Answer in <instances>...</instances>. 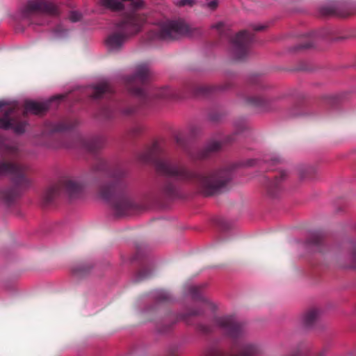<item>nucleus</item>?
<instances>
[{
  "mask_svg": "<svg viewBox=\"0 0 356 356\" xmlns=\"http://www.w3.org/2000/svg\"><path fill=\"white\" fill-rule=\"evenodd\" d=\"M138 159L144 163L154 164L156 172L168 179L161 188L162 193L168 197H175L178 194L177 185L170 179L194 184L203 195L213 196L222 193L232 179V166L200 175L183 165L172 163L165 157L163 145L157 142L141 152Z\"/></svg>",
  "mask_w": 356,
  "mask_h": 356,
  "instance_id": "1",
  "label": "nucleus"
},
{
  "mask_svg": "<svg viewBox=\"0 0 356 356\" xmlns=\"http://www.w3.org/2000/svg\"><path fill=\"white\" fill-rule=\"evenodd\" d=\"M90 173L104 174L110 178V181L99 185V196L113 207L117 216H124L136 209V205L127 191L125 180L127 172L122 166L111 167L108 162L98 158L91 167Z\"/></svg>",
  "mask_w": 356,
  "mask_h": 356,
  "instance_id": "2",
  "label": "nucleus"
},
{
  "mask_svg": "<svg viewBox=\"0 0 356 356\" xmlns=\"http://www.w3.org/2000/svg\"><path fill=\"white\" fill-rule=\"evenodd\" d=\"M101 4L113 11H120L127 8L134 12L144 7L142 0H100ZM145 21L144 15L131 13L124 16L118 24V31L109 34L105 40L106 46L110 52L120 51L127 39L141 31Z\"/></svg>",
  "mask_w": 356,
  "mask_h": 356,
  "instance_id": "3",
  "label": "nucleus"
},
{
  "mask_svg": "<svg viewBox=\"0 0 356 356\" xmlns=\"http://www.w3.org/2000/svg\"><path fill=\"white\" fill-rule=\"evenodd\" d=\"M213 323L232 340V346L237 350V353L223 351L217 347H209L204 350L202 356H259L263 353L261 344L245 339V326L234 316L216 317Z\"/></svg>",
  "mask_w": 356,
  "mask_h": 356,
  "instance_id": "4",
  "label": "nucleus"
},
{
  "mask_svg": "<svg viewBox=\"0 0 356 356\" xmlns=\"http://www.w3.org/2000/svg\"><path fill=\"white\" fill-rule=\"evenodd\" d=\"M77 124L76 120H67L58 123L51 124L47 128L50 133V141L44 144L48 148L57 149L60 147L66 148H80L90 153H95L102 149L106 144V138L103 136H99L90 138H86L81 136H77L74 138L73 143H67L63 139L58 138L56 134L65 132L75 127Z\"/></svg>",
  "mask_w": 356,
  "mask_h": 356,
  "instance_id": "5",
  "label": "nucleus"
},
{
  "mask_svg": "<svg viewBox=\"0 0 356 356\" xmlns=\"http://www.w3.org/2000/svg\"><path fill=\"white\" fill-rule=\"evenodd\" d=\"M27 167L18 162L0 159V179L12 175L14 186L0 190V200L6 204H13L20 195V191L31 185L30 179L26 176Z\"/></svg>",
  "mask_w": 356,
  "mask_h": 356,
  "instance_id": "6",
  "label": "nucleus"
},
{
  "mask_svg": "<svg viewBox=\"0 0 356 356\" xmlns=\"http://www.w3.org/2000/svg\"><path fill=\"white\" fill-rule=\"evenodd\" d=\"M58 15V6L49 0H29L21 10L23 19L40 26L48 24Z\"/></svg>",
  "mask_w": 356,
  "mask_h": 356,
  "instance_id": "7",
  "label": "nucleus"
},
{
  "mask_svg": "<svg viewBox=\"0 0 356 356\" xmlns=\"http://www.w3.org/2000/svg\"><path fill=\"white\" fill-rule=\"evenodd\" d=\"M188 26L182 20L166 21L152 29L148 34L151 40L170 41L188 34Z\"/></svg>",
  "mask_w": 356,
  "mask_h": 356,
  "instance_id": "8",
  "label": "nucleus"
},
{
  "mask_svg": "<svg viewBox=\"0 0 356 356\" xmlns=\"http://www.w3.org/2000/svg\"><path fill=\"white\" fill-rule=\"evenodd\" d=\"M149 76L150 72L148 65L147 64H140L136 67L134 74L124 79V85L129 92L140 98L144 103L149 95L144 88Z\"/></svg>",
  "mask_w": 356,
  "mask_h": 356,
  "instance_id": "9",
  "label": "nucleus"
},
{
  "mask_svg": "<svg viewBox=\"0 0 356 356\" xmlns=\"http://www.w3.org/2000/svg\"><path fill=\"white\" fill-rule=\"evenodd\" d=\"M83 185L76 180L68 177L63 178L56 185L46 190L43 195V202L45 205L51 204L63 191L71 199L79 197L83 193Z\"/></svg>",
  "mask_w": 356,
  "mask_h": 356,
  "instance_id": "10",
  "label": "nucleus"
},
{
  "mask_svg": "<svg viewBox=\"0 0 356 356\" xmlns=\"http://www.w3.org/2000/svg\"><path fill=\"white\" fill-rule=\"evenodd\" d=\"M254 35L246 31H241L231 40V52L234 60L243 61L249 54L250 44L253 42Z\"/></svg>",
  "mask_w": 356,
  "mask_h": 356,
  "instance_id": "11",
  "label": "nucleus"
},
{
  "mask_svg": "<svg viewBox=\"0 0 356 356\" xmlns=\"http://www.w3.org/2000/svg\"><path fill=\"white\" fill-rule=\"evenodd\" d=\"M27 123L21 119L17 113V106H7L3 114L0 117V129L3 130L12 129L17 134H23L25 131Z\"/></svg>",
  "mask_w": 356,
  "mask_h": 356,
  "instance_id": "12",
  "label": "nucleus"
},
{
  "mask_svg": "<svg viewBox=\"0 0 356 356\" xmlns=\"http://www.w3.org/2000/svg\"><path fill=\"white\" fill-rule=\"evenodd\" d=\"M202 314L203 311L200 308L192 309L179 314L170 313L157 324V330L161 333L168 332L177 322L183 321L187 324H191L190 318L191 317L201 316Z\"/></svg>",
  "mask_w": 356,
  "mask_h": 356,
  "instance_id": "13",
  "label": "nucleus"
},
{
  "mask_svg": "<svg viewBox=\"0 0 356 356\" xmlns=\"http://www.w3.org/2000/svg\"><path fill=\"white\" fill-rule=\"evenodd\" d=\"M286 177V173L284 170H280L273 177V179H268L266 191L269 197H276L281 193L283 190V182Z\"/></svg>",
  "mask_w": 356,
  "mask_h": 356,
  "instance_id": "14",
  "label": "nucleus"
},
{
  "mask_svg": "<svg viewBox=\"0 0 356 356\" xmlns=\"http://www.w3.org/2000/svg\"><path fill=\"white\" fill-rule=\"evenodd\" d=\"M63 98V96H56L52 97L49 101L44 103L37 102L34 101H26L24 103V109L23 116L26 117L29 113L40 115L44 113L50 106V104L55 100L58 101Z\"/></svg>",
  "mask_w": 356,
  "mask_h": 356,
  "instance_id": "15",
  "label": "nucleus"
},
{
  "mask_svg": "<svg viewBox=\"0 0 356 356\" xmlns=\"http://www.w3.org/2000/svg\"><path fill=\"white\" fill-rule=\"evenodd\" d=\"M222 145L218 141H210L204 147L195 151L188 152V156L193 160L205 159L213 154L218 152L221 149Z\"/></svg>",
  "mask_w": 356,
  "mask_h": 356,
  "instance_id": "16",
  "label": "nucleus"
},
{
  "mask_svg": "<svg viewBox=\"0 0 356 356\" xmlns=\"http://www.w3.org/2000/svg\"><path fill=\"white\" fill-rule=\"evenodd\" d=\"M229 88V85L213 86L209 84H191L188 86L189 91L195 96L207 97L217 91L223 90Z\"/></svg>",
  "mask_w": 356,
  "mask_h": 356,
  "instance_id": "17",
  "label": "nucleus"
},
{
  "mask_svg": "<svg viewBox=\"0 0 356 356\" xmlns=\"http://www.w3.org/2000/svg\"><path fill=\"white\" fill-rule=\"evenodd\" d=\"M309 345L307 343L301 342L297 345L296 348L291 353L282 356H325L329 352V347L325 346L311 355H309Z\"/></svg>",
  "mask_w": 356,
  "mask_h": 356,
  "instance_id": "18",
  "label": "nucleus"
},
{
  "mask_svg": "<svg viewBox=\"0 0 356 356\" xmlns=\"http://www.w3.org/2000/svg\"><path fill=\"white\" fill-rule=\"evenodd\" d=\"M320 315L321 311L317 308H312L307 310L302 316L303 325L307 328L314 327L319 320Z\"/></svg>",
  "mask_w": 356,
  "mask_h": 356,
  "instance_id": "19",
  "label": "nucleus"
},
{
  "mask_svg": "<svg viewBox=\"0 0 356 356\" xmlns=\"http://www.w3.org/2000/svg\"><path fill=\"white\" fill-rule=\"evenodd\" d=\"M113 92V89L108 81H102L93 87L92 97L95 99H99L104 95Z\"/></svg>",
  "mask_w": 356,
  "mask_h": 356,
  "instance_id": "20",
  "label": "nucleus"
},
{
  "mask_svg": "<svg viewBox=\"0 0 356 356\" xmlns=\"http://www.w3.org/2000/svg\"><path fill=\"white\" fill-rule=\"evenodd\" d=\"M205 286V284L193 285L189 286L188 291L193 300L201 301L213 309V303H211L209 300L205 298L202 294V289Z\"/></svg>",
  "mask_w": 356,
  "mask_h": 356,
  "instance_id": "21",
  "label": "nucleus"
},
{
  "mask_svg": "<svg viewBox=\"0 0 356 356\" xmlns=\"http://www.w3.org/2000/svg\"><path fill=\"white\" fill-rule=\"evenodd\" d=\"M245 101L248 105L262 109H266L268 106V100L261 95L248 97Z\"/></svg>",
  "mask_w": 356,
  "mask_h": 356,
  "instance_id": "22",
  "label": "nucleus"
},
{
  "mask_svg": "<svg viewBox=\"0 0 356 356\" xmlns=\"http://www.w3.org/2000/svg\"><path fill=\"white\" fill-rule=\"evenodd\" d=\"M116 113V109L112 105H106L100 108L96 118L101 120H111L113 119Z\"/></svg>",
  "mask_w": 356,
  "mask_h": 356,
  "instance_id": "23",
  "label": "nucleus"
},
{
  "mask_svg": "<svg viewBox=\"0 0 356 356\" xmlns=\"http://www.w3.org/2000/svg\"><path fill=\"white\" fill-rule=\"evenodd\" d=\"M152 95L159 99H171L175 98L177 96L174 90L168 87L158 89Z\"/></svg>",
  "mask_w": 356,
  "mask_h": 356,
  "instance_id": "24",
  "label": "nucleus"
},
{
  "mask_svg": "<svg viewBox=\"0 0 356 356\" xmlns=\"http://www.w3.org/2000/svg\"><path fill=\"white\" fill-rule=\"evenodd\" d=\"M138 110V107L132 104H126L120 108V113L122 115L125 117H130L134 115Z\"/></svg>",
  "mask_w": 356,
  "mask_h": 356,
  "instance_id": "25",
  "label": "nucleus"
},
{
  "mask_svg": "<svg viewBox=\"0 0 356 356\" xmlns=\"http://www.w3.org/2000/svg\"><path fill=\"white\" fill-rule=\"evenodd\" d=\"M92 266L88 264H79L72 268L74 275L81 277L86 275L91 269Z\"/></svg>",
  "mask_w": 356,
  "mask_h": 356,
  "instance_id": "26",
  "label": "nucleus"
},
{
  "mask_svg": "<svg viewBox=\"0 0 356 356\" xmlns=\"http://www.w3.org/2000/svg\"><path fill=\"white\" fill-rule=\"evenodd\" d=\"M152 270L149 267L142 268L136 275V281L140 282L145 280L152 275Z\"/></svg>",
  "mask_w": 356,
  "mask_h": 356,
  "instance_id": "27",
  "label": "nucleus"
},
{
  "mask_svg": "<svg viewBox=\"0 0 356 356\" xmlns=\"http://www.w3.org/2000/svg\"><path fill=\"white\" fill-rule=\"evenodd\" d=\"M322 15L324 16H339L337 8L334 6H324L320 10Z\"/></svg>",
  "mask_w": 356,
  "mask_h": 356,
  "instance_id": "28",
  "label": "nucleus"
},
{
  "mask_svg": "<svg viewBox=\"0 0 356 356\" xmlns=\"http://www.w3.org/2000/svg\"><path fill=\"white\" fill-rule=\"evenodd\" d=\"M155 297L159 302L169 301L171 298L170 294L164 290H159L156 291Z\"/></svg>",
  "mask_w": 356,
  "mask_h": 356,
  "instance_id": "29",
  "label": "nucleus"
},
{
  "mask_svg": "<svg viewBox=\"0 0 356 356\" xmlns=\"http://www.w3.org/2000/svg\"><path fill=\"white\" fill-rule=\"evenodd\" d=\"M197 329L201 333L208 334L214 331V326L209 324L200 323L197 325Z\"/></svg>",
  "mask_w": 356,
  "mask_h": 356,
  "instance_id": "30",
  "label": "nucleus"
},
{
  "mask_svg": "<svg viewBox=\"0 0 356 356\" xmlns=\"http://www.w3.org/2000/svg\"><path fill=\"white\" fill-rule=\"evenodd\" d=\"M322 241H323V240H322L321 236L319 235H317V234L313 235L309 238V242L311 245H316V246L321 245Z\"/></svg>",
  "mask_w": 356,
  "mask_h": 356,
  "instance_id": "31",
  "label": "nucleus"
},
{
  "mask_svg": "<svg viewBox=\"0 0 356 356\" xmlns=\"http://www.w3.org/2000/svg\"><path fill=\"white\" fill-rule=\"evenodd\" d=\"M143 131V127L140 124H136L134 127H133L131 129V134L134 136H138Z\"/></svg>",
  "mask_w": 356,
  "mask_h": 356,
  "instance_id": "32",
  "label": "nucleus"
},
{
  "mask_svg": "<svg viewBox=\"0 0 356 356\" xmlns=\"http://www.w3.org/2000/svg\"><path fill=\"white\" fill-rule=\"evenodd\" d=\"M69 18H70V21H72L73 22H76L81 19V15L76 11H72L70 13V14L69 15Z\"/></svg>",
  "mask_w": 356,
  "mask_h": 356,
  "instance_id": "33",
  "label": "nucleus"
},
{
  "mask_svg": "<svg viewBox=\"0 0 356 356\" xmlns=\"http://www.w3.org/2000/svg\"><path fill=\"white\" fill-rule=\"evenodd\" d=\"M311 169L308 167H302L299 169V176L300 179H304L307 177V174L310 172Z\"/></svg>",
  "mask_w": 356,
  "mask_h": 356,
  "instance_id": "34",
  "label": "nucleus"
},
{
  "mask_svg": "<svg viewBox=\"0 0 356 356\" xmlns=\"http://www.w3.org/2000/svg\"><path fill=\"white\" fill-rule=\"evenodd\" d=\"M195 3V0H179L178 2V6H193Z\"/></svg>",
  "mask_w": 356,
  "mask_h": 356,
  "instance_id": "35",
  "label": "nucleus"
},
{
  "mask_svg": "<svg viewBox=\"0 0 356 356\" xmlns=\"http://www.w3.org/2000/svg\"><path fill=\"white\" fill-rule=\"evenodd\" d=\"M313 41L309 39V41H307L305 43L301 44L297 47V49H309L311 48L313 46Z\"/></svg>",
  "mask_w": 356,
  "mask_h": 356,
  "instance_id": "36",
  "label": "nucleus"
},
{
  "mask_svg": "<svg viewBox=\"0 0 356 356\" xmlns=\"http://www.w3.org/2000/svg\"><path fill=\"white\" fill-rule=\"evenodd\" d=\"M177 348L170 347L167 350L165 356H177Z\"/></svg>",
  "mask_w": 356,
  "mask_h": 356,
  "instance_id": "37",
  "label": "nucleus"
},
{
  "mask_svg": "<svg viewBox=\"0 0 356 356\" xmlns=\"http://www.w3.org/2000/svg\"><path fill=\"white\" fill-rule=\"evenodd\" d=\"M224 26H225V25H224L223 23L218 22V23L214 24L213 26V28L217 29L218 33H219V34L220 35V36H222V34H223L222 32H223V30H224Z\"/></svg>",
  "mask_w": 356,
  "mask_h": 356,
  "instance_id": "38",
  "label": "nucleus"
},
{
  "mask_svg": "<svg viewBox=\"0 0 356 356\" xmlns=\"http://www.w3.org/2000/svg\"><path fill=\"white\" fill-rule=\"evenodd\" d=\"M282 161H283V159L281 158L280 156H275L272 157L270 160L271 165H276L278 163H282Z\"/></svg>",
  "mask_w": 356,
  "mask_h": 356,
  "instance_id": "39",
  "label": "nucleus"
},
{
  "mask_svg": "<svg viewBox=\"0 0 356 356\" xmlns=\"http://www.w3.org/2000/svg\"><path fill=\"white\" fill-rule=\"evenodd\" d=\"M350 268H356V246L354 248L353 252V261L349 266Z\"/></svg>",
  "mask_w": 356,
  "mask_h": 356,
  "instance_id": "40",
  "label": "nucleus"
},
{
  "mask_svg": "<svg viewBox=\"0 0 356 356\" xmlns=\"http://www.w3.org/2000/svg\"><path fill=\"white\" fill-rule=\"evenodd\" d=\"M218 6V0H213L208 3L207 6L211 9L215 10Z\"/></svg>",
  "mask_w": 356,
  "mask_h": 356,
  "instance_id": "41",
  "label": "nucleus"
},
{
  "mask_svg": "<svg viewBox=\"0 0 356 356\" xmlns=\"http://www.w3.org/2000/svg\"><path fill=\"white\" fill-rule=\"evenodd\" d=\"M175 140H176L177 144L178 145H179L180 147L184 146V140L181 136H177L175 137Z\"/></svg>",
  "mask_w": 356,
  "mask_h": 356,
  "instance_id": "42",
  "label": "nucleus"
},
{
  "mask_svg": "<svg viewBox=\"0 0 356 356\" xmlns=\"http://www.w3.org/2000/svg\"><path fill=\"white\" fill-rule=\"evenodd\" d=\"M209 118L212 121H218L220 119V115L216 113H210Z\"/></svg>",
  "mask_w": 356,
  "mask_h": 356,
  "instance_id": "43",
  "label": "nucleus"
},
{
  "mask_svg": "<svg viewBox=\"0 0 356 356\" xmlns=\"http://www.w3.org/2000/svg\"><path fill=\"white\" fill-rule=\"evenodd\" d=\"M257 160L256 159H249L246 161L245 165L247 166H253L256 164Z\"/></svg>",
  "mask_w": 356,
  "mask_h": 356,
  "instance_id": "44",
  "label": "nucleus"
},
{
  "mask_svg": "<svg viewBox=\"0 0 356 356\" xmlns=\"http://www.w3.org/2000/svg\"><path fill=\"white\" fill-rule=\"evenodd\" d=\"M253 29L254 31H259L264 30L265 29V26L261 25L254 26Z\"/></svg>",
  "mask_w": 356,
  "mask_h": 356,
  "instance_id": "45",
  "label": "nucleus"
},
{
  "mask_svg": "<svg viewBox=\"0 0 356 356\" xmlns=\"http://www.w3.org/2000/svg\"><path fill=\"white\" fill-rule=\"evenodd\" d=\"M6 106V104L3 102H0V110Z\"/></svg>",
  "mask_w": 356,
  "mask_h": 356,
  "instance_id": "46",
  "label": "nucleus"
}]
</instances>
